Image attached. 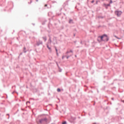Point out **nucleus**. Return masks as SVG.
<instances>
[{"mask_svg": "<svg viewBox=\"0 0 124 124\" xmlns=\"http://www.w3.org/2000/svg\"><path fill=\"white\" fill-rule=\"evenodd\" d=\"M36 122H37V124H42V122H43V119H40V120L37 119Z\"/></svg>", "mask_w": 124, "mask_h": 124, "instance_id": "nucleus-3", "label": "nucleus"}, {"mask_svg": "<svg viewBox=\"0 0 124 124\" xmlns=\"http://www.w3.org/2000/svg\"><path fill=\"white\" fill-rule=\"evenodd\" d=\"M64 57H65V56H63L62 57V60H63V59H64Z\"/></svg>", "mask_w": 124, "mask_h": 124, "instance_id": "nucleus-8", "label": "nucleus"}, {"mask_svg": "<svg viewBox=\"0 0 124 124\" xmlns=\"http://www.w3.org/2000/svg\"><path fill=\"white\" fill-rule=\"evenodd\" d=\"M115 15L118 16V17H119V16H121L122 15V12L121 11H116L115 12Z\"/></svg>", "mask_w": 124, "mask_h": 124, "instance_id": "nucleus-2", "label": "nucleus"}, {"mask_svg": "<svg viewBox=\"0 0 124 124\" xmlns=\"http://www.w3.org/2000/svg\"><path fill=\"white\" fill-rule=\"evenodd\" d=\"M71 22H72V20H69V23H71Z\"/></svg>", "mask_w": 124, "mask_h": 124, "instance_id": "nucleus-9", "label": "nucleus"}, {"mask_svg": "<svg viewBox=\"0 0 124 124\" xmlns=\"http://www.w3.org/2000/svg\"><path fill=\"white\" fill-rule=\"evenodd\" d=\"M43 39L45 41H46V40H47V38H46V37H43Z\"/></svg>", "mask_w": 124, "mask_h": 124, "instance_id": "nucleus-4", "label": "nucleus"}, {"mask_svg": "<svg viewBox=\"0 0 124 124\" xmlns=\"http://www.w3.org/2000/svg\"><path fill=\"white\" fill-rule=\"evenodd\" d=\"M115 37H116V38H117V39H120V38H118V37H117V36H115Z\"/></svg>", "mask_w": 124, "mask_h": 124, "instance_id": "nucleus-7", "label": "nucleus"}, {"mask_svg": "<svg viewBox=\"0 0 124 124\" xmlns=\"http://www.w3.org/2000/svg\"><path fill=\"white\" fill-rule=\"evenodd\" d=\"M55 50H56L57 53H58V49H57V48H55Z\"/></svg>", "mask_w": 124, "mask_h": 124, "instance_id": "nucleus-11", "label": "nucleus"}, {"mask_svg": "<svg viewBox=\"0 0 124 124\" xmlns=\"http://www.w3.org/2000/svg\"><path fill=\"white\" fill-rule=\"evenodd\" d=\"M62 124H66V122H63V123H62Z\"/></svg>", "mask_w": 124, "mask_h": 124, "instance_id": "nucleus-6", "label": "nucleus"}, {"mask_svg": "<svg viewBox=\"0 0 124 124\" xmlns=\"http://www.w3.org/2000/svg\"><path fill=\"white\" fill-rule=\"evenodd\" d=\"M69 58V56L67 57V59H68Z\"/></svg>", "mask_w": 124, "mask_h": 124, "instance_id": "nucleus-14", "label": "nucleus"}, {"mask_svg": "<svg viewBox=\"0 0 124 124\" xmlns=\"http://www.w3.org/2000/svg\"><path fill=\"white\" fill-rule=\"evenodd\" d=\"M45 7L47 6V4L45 5Z\"/></svg>", "mask_w": 124, "mask_h": 124, "instance_id": "nucleus-13", "label": "nucleus"}, {"mask_svg": "<svg viewBox=\"0 0 124 124\" xmlns=\"http://www.w3.org/2000/svg\"><path fill=\"white\" fill-rule=\"evenodd\" d=\"M47 47L48 48L50 47H49V46L48 45H47Z\"/></svg>", "mask_w": 124, "mask_h": 124, "instance_id": "nucleus-12", "label": "nucleus"}, {"mask_svg": "<svg viewBox=\"0 0 124 124\" xmlns=\"http://www.w3.org/2000/svg\"><path fill=\"white\" fill-rule=\"evenodd\" d=\"M92 2H93V1H92Z\"/></svg>", "mask_w": 124, "mask_h": 124, "instance_id": "nucleus-15", "label": "nucleus"}, {"mask_svg": "<svg viewBox=\"0 0 124 124\" xmlns=\"http://www.w3.org/2000/svg\"><path fill=\"white\" fill-rule=\"evenodd\" d=\"M48 49L50 51H51V47H48Z\"/></svg>", "mask_w": 124, "mask_h": 124, "instance_id": "nucleus-10", "label": "nucleus"}, {"mask_svg": "<svg viewBox=\"0 0 124 124\" xmlns=\"http://www.w3.org/2000/svg\"><path fill=\"white\" fill-rule=\"evenodd\" d=\"M108 36H107L106 35H104L101 36H99L97 39L99 42H101V41H108Z\"/></svg>", "mask_w": 124, "mask_h": 124, "instance_id": "nucleus-1", "label": "nucleus"}, {"mask_svg": "<svg viewBox=\"0 0 124 124\" xmlns=\"http://www.w3.org/2000/svg\"><path fill=\"white\" fill-rule=\"evenodd\" d=\"M57 92H58L59 93H60V92H61V89H60L59 88L57 89Z\"/></svg>", "mask_w": 124, "mask_h": 124, "instance_id": "nucleus-5", "label": "nucleus"}]
</instances>
